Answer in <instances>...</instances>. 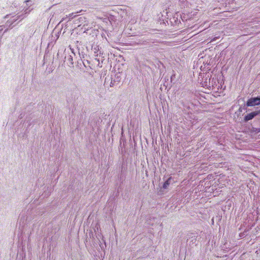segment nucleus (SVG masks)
I'll use <instances>...</instances> for the list:
<instances>
[{"instance_id":"obj_5","label":"nucleus","mask_w":260,"mask_h":260,"mask_svg":"<svg viewBox=\"0 0 260 260\" xmlns=\"http://www.w3.org/2000/svg\"><path fill=\"white\" fill-rule=\"evenodd\" d=\"M29 1V0H27V1H25V2H28Z\"/></svg>"},{"instance_id":"obj_1","label":"nucleus","mask_w":260,"mask_h":260,"mask_svg":"<svg viewBox=\"0 0 260 260\" xmlns=\"http://www.w3.org/2000/svg\"><path fill=\"white\" fill-rule=\"evenodd\" d=\"M260 105V97L251 98L248 100L246 105L248 107H252Z\"/></svg>"},{"instance_id":"obj_3","label":"nucleus","mask_w":260,"mask_h":260,"mask_svg":"<svg viewBox=\"0 0 260 260\" xmlns=\"http://www.w3.org/2000/svg\"><path fill=\"white\" fill-rule=\"evenodd\" d=\"M171 178H169L163 184V188H167L170 184V180Z\"/></svg>"},{"instance_id":"obj_2","label":"nucleus","mask_w":260,"mask_h":260,"mask_svg":"<svg viewBox=\"0 0 260 260\" xmlns=\"http://www.w3.org/2000/svg\"><path fill=\"white\" fill-rule=\"evenodd\" d=\"M259 113H260V110L259 111H254V112H251L250 113H249L244 117V120L245 121H248L253 119L255 116H256Z\"/></svg>"},{"instance_id":"obj_4","label":"nucleus","mask_w":260,"mask_h":260,"mask_svg":"<svg viewBox=\"0 0 260 260\" xmlns=\"http://www.w3.org/2000/svg\"><path fill=\"white\" fill-rule=\"evenodd\" d=\"M202 86L204 87H205L206 88H207V89L209 88V87H210L209 85H208L207 83L206 84H205V85L203 83H202Z\"/></svg>"}]
</instances>
